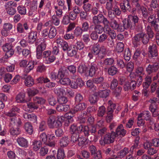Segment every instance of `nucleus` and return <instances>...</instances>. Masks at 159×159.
Wrapping results in <instances>:
<instances>
[{"mask_svg": "<svg viewBox=\"0 0 159 159\" xmlns=\"http://www.w3.org/2000/svg\"><path fill=\"white\" fill-rule=\"evenodd\" d=\"M113 131L108 132L102 137L99 140L100 144L102 146L112 143L114 141L115 137Z\"/></svg>", "mask_w": 159, "mask_h": 159, "instance_id": "obj_1", "label": "nucleus"}, {"mask_svg": "<svg viewBox=\"0 0 159 159\" xmlns=\"http://www.w3.org/2000/svg\"><path fill=\"white\" fill-rule=\"evenodd\" d=\"M92 22L94 25H100L102 23L104 25V28L108 23V20L102 14H99L95 16L92 18Z\"/></svg>", "mask_w": 159, "mask_h": 159, "instance_id": "obj_2", "label": "nucleus"}, {"mask_svg": "<svg viewBox=\"0 0 159 159\" xmlns=\"http://www.w3.org/2000/svg\"><path fill=\"white\" fill-rule=\"evenodd\" d=\"M148 102L150 103L149 110L151 112L152 116L155 117L157 116V112L156 111L157 106L156 104L159 103V99L156 98H150L148 100Z\"/></svg>", "mask_w": 159, "mask_h": 159, "instance_id": "obj_3", "label": "nucleus"}, {"mask_svg": "<svg viewBox=\"0 0 159 159\" xmlns=\"http://www.w3.org/2000/svg\"><path fill=\"white\" fill-rule=\"evenodd\" d=\"M65 48H65L63 51H66L68 56L72 57L76 55L78 51L76 46L73 44L69 45L68 44Z\"/></svg>", "mask_w": 159, "mask_h": 159, "instance_id": "obj_4", "label": "nucleus"}, {"mask_svg": "<svg viewBox=\"0 0 159 159\" xmlns=\"http://www.w3.org/2000/svg\"><path fill=\"white\" fill-rule=\"evenodd\" d=\"M89 149L91 156L94 159H100L102 157L100 150H97L95 146L91 145L89 146Z\"/></svg>", "mask_w": 159, "mask_h": 159, "instance_id": "obj_5", "label": "nucleus"}, {"mask_svg": "<svg viewBox=\"0 0 159 159\" xmlns=\"http://www.w3.org/2000/svg\"><path fill=\"white\" fill-rule=\"evenodd\" d=\"M13 27L12 25L10 23H6L2 25V29L1 31V34L4 36H7L10 33V30Z\"/></svg>", "mask_w": 159, "mask_h": 159, "instance_id": "obj_6", "label": "nucleus"}, {"mask_svg": "<svg viewBox=\"0 0 159 159\" xmlns=\"http://www.w3.org/2000/svg\"><path fill=\"white\" fill-rule=\"evenodd\" d=\"M46 43L45 41L41 43L36 47V56L38 59L41 58L43 52L44 51L46 47Z\"/></svg>", "mask_w": 159, "mask_h": 159, "instance_id": "obj_7", "label": "nucleus"}, {"mask_svg": "<svg viewBox=\"0 0 159 159\" xmlns=\"http://www.w3.org/2000/svg\"><path fill=\"white\" fill-rule=\"evenodd\" d=\"M113 132L115 137H123L125 135L126 131L124 129L123 125L120 124L117 127L115 132L113 131Z\"/></svg>", "mask_w": 159, "mask_h": 159, "instance_id": "obj_8", "label": "nucleus"}, {"mask_svg": "<svg viewBox=\"0 0 159 159\" xmlns=\"http://www.w3.org/2000/svg\"><path fill=\"white\" fill-rule=\"evenodd\" d=\"M109 23L108 25L110 26L114 30H117L121 32L124 31L123 29H122L121 26H120L119 24L117 21L114 19H111L110 21L108 20Z\"/></svg>", "mask_w": 159, "mask_h": 159, "instance_id": "obj_9", "label": "nucleus"}, {"mask_svg": "<svg viewBox=\"0 0 159 159\" xmlns=\"http://www.w3.org/2000/svg\"><path fill=\"white\" fill-rule=\"evenodd\" d=\"M148 56L152 58L156 57L158 56V51L157 46L155 44L150 45L148 48Z\"/></svg>", "mask_w": 159, "mask_h": 159, "instance_id": "obj_10", "label": "nucleus"}, {"mask_svg": "<svg viewBox=\"0 0 159 159\" xmlns=\"http://www.w3.org/2000/svg\"><path fill=\"white\" fill-rule=\"evenodd\" d=\"M87 105L84 102L80 103L76 105L73 109L70 111V113L72 114H74L78 111L84 110L86 107Z\"/></svg>", "mask_w": 159, "mask_h": 159, "instance_id": "obj_11", "label": "nucleus"}, {"mask_svg": "<svg viewBox=\"0 0 159 159\" xmlns=\"http://www.w3.org/2000/svg\"><path fill=\"white\" fill-rule=\"evenodd\" d=\"M137 10L139 13H140L141 11L143 17L145 18H147L148 17V12L147 8L144 6L141 5L139 3H137L135 4Z\"/></svg>", "mask_w": 159, "mask_h": 159, "instance_id": "obj_12", "label": "nucleus"}, {"mask_svg": "<svg viewBox=\"0 0 159 159\" xmlns=\"http://www.w3.org/2000/svg\"><path fill=\"white\" fill-rule=\"evenodd\" d=\"M84 125H80L77 126L75 124H73L70 127V131L71 134L79 133L80 132L83 131Z\"/></svg>", "mask_w": 159, "mask_h": 159, "instance_id": "obj_13", "label": "nucleus"}, {"mask_svg": "<svg viewBox=\"0 0 159 159\" xmlns=\"http://www.w3.org/2000/svg\"><path fill=\"white\" fill-rule=\"evenodd\" d=\"M142 32L135 34L132 39V43L134 47L140 45L142 39Z\"/></svg>", "mask_w": 159, "mask_h": 159, "instance_id": "obj_14", "label": "nucleus"}, {"mask_svg": "<svg viewBox=\"0 0 159 159\" xmlns=\"http://www.w3.org/2000/svg\"><path fill=\"white\" fill-rule=\"evenodd\" d=\"M23 117L26 121H32L34 123L37 121V116L34 114H29L28 113H24L23 114Z\"/></svg>", "mask_w": 159, "mask_h": 159, "instance_id": "obj_15", "label": "nucleus"}, {"mask_svg": "<svg viewBox=\"0 0 159 159\" xmlns=\"http://www.w3.org/2000/svg\"><path fill=\"white\" fill-rule=\"evenodd\" d=\"M27 107L25 109V110L26 111L33 112L34 110L38 109L39 105L36 104L35 102H28L27 103Z\"/></svg>", "mask_w": 159, "mask_h": 159, "instance_id": "obj_16", "label": "nucleus"}, {"mask_svg": "<svg viewBox=\"0 0 159 159\" xmlns=\"http://www.w3.org/2000/svg\"><path fill=\"white\" fill-rule=\"evenodd\" d=\"M96 132V128L92 126L89 128L88 126L84 125L83 132L85 136L88 137L89 133L95 134Z\"/></svg>", "mask_w": 159, "mask_h": 159, "instance_id": "obj_17", "label": "nucleus"}, {"mask_svg": "<svg viewBox=\"0 0 159 159\" xmlns=\"http://www.w3.org/2000/svg\"><path fill=\"white\" fill-rule=\"evenodd\" d=\"M3 51L6 52V53L13 55L14 54V51L12 49V46L11 43H7L3 45L2 47Z\"/></svg>", "mask_w": 159, "mask_h": 159, "instance_id": "obj_18", "label": "nucleus"}, {"mask_svg": "<svg viewBox=\"0 0 159 159\" xmlns=\"http://www.w3.org/2000/svg\"><path fill=\"white\" fill-rule=\"evenodd\" d=\"M123 26L125 29H129L131 30H134L136 27V26L128 18L127 20H123Z\"/></svg>", "mask_w": 159, "mask_h": 159, "instance_id": "obj_19", "label": "nucleus"}, {"mask_svg": "<svg viewBox=\"0 0 159 159\" xmlns=\"http://www.w3.org/2000/svg\"><path fill=\"white\" fill-rule=\"evenodd\" d=\"M98 64L96 62H93L91 63L89 70V75L93 77L95 74L96 71L98 70Z\"/></svg>", "mask_w": 159, "mask_h": 159, "instance_id": "obj_20", "label": "nucleus"}, {"mask_svg": "<svg viewBox=\"0 0 159 159\" xmlns=\"http://www.w3.org/2000/svg\"><path fill=\"white\" fill-rule=\"evenodd\" d=\"M16 141L20 147L26 148L29 146V143L27 139L23 137H18Z\"/></svg>", "mask_w": 159, "mask_h": 159, "instance_id": "obj_21", "label": "nucleus"}, {"mask_svg": "<svg viewBox=\"0 0 159 159\" xmlns=\"http://www.w3.org/2000/svg\"><path fill=\"white\" fill-rule=\"evenodd\" d=\"M28 42L32 44L36 41L37 38V32L36 31L31 32L28 35Z\"/></svg>", "mask_w": 159, "mask_h": 159, "instance_id": "obj_22", "label": "nucleus"}, {"mask_svg": "<svg viewBox=\"0 0 159 159\" xmlns=\"http://www.w3.org/2000/svg\"><path fill=\"white\" fill-rule=\"evenodd\" d=\"M93 82L97 84H100V86L104 88V85L107 84L104 81V78L103 76H98L93 78Z\"/></svg>", "mask_w": 159, "mask_h": 159, "instance_id": "obj_23", "label": "nucleus"}, {"mask_svg": "<svg viewBox=\"0 0 159 159\" xmlns=\"http://www.w3.org/2000/svg\"><path fill=\"white\" fill-rule=\"evenodd\" d=\"M104 29L105 30L106 33L110 36V39H115L116 38V34L115 31L110 28L108 25V24L104 27Z\"/></svg>", "mask_w": 159, "mask_h": 159, "instance_id": "obj_24", "label": "nucleus"}, {"mask_svg": "<svg viewBox=\"0 0 159 159\" xmlns=\"http://www.w3.org/2000/svg\"><path fill=\"white\" fill-rule=\"evenodd\" d=\"M69 73L67 69L66 68H61L59 69L58 74V79L59 80L64 78L65 76L68 75Z\"/></svg>", "mask_w": 159, "mask_h": 159, "instance_id": "obj_25", "label": "nucleus"}, {"mask_svg": "<svg viewBox=\"0 0 159 159\" xmlns=\"http://www.w3.org/2000/svg\"><path fill=\"white\" fill-rule=\"evenodd\" d=\"M131 21H132L136 26V28L138 29L139 31H141L142 30V27L141 25L138 28L137 27V25L138 24L139 19L138 17L136 15H130L128 17Z\"/></svg>", "mask_w": 159, "mask_h": 159, "instance_id": "obj_26", "label": "nucleus"}, {"mask_svg": "<svg viewBox=\"0 0 159 159\" xmlns=\"http://www.w3.org/2000/svg\"><path fill=\"white\" fill-rule=\"evenodd\" d=\"M42 145V143L40 140H34L32 142V148L34 151L37 152L39 150Z\"/></svg>", "mask_w": 159, "mask_h": 159, "instance_id": "obj_27", "label": "nucleus"}, {"mask_svg": "<svg viewBox=\"0 0 159 159\" xmlns=\"http://www.w3.org/2000/svg\"><path fill=\"white\" fill-rule=\"evenodd\" d=\"M129 153V149L127 147H125L120 151L117 153L116 158H122L124 157Z\"/></svg>", "mask_w": 159, "mask_h": 159, "instance_id": "obj_28", "label": "nucleus"}, {"mask_svg": "<svg viewBox=\"0 0 159 159\" xmlns=\"http://www.w3.org/2000/svg\"><path fill=\"white\" fill-rule=\"evenodd\" d=\"M24 128L25 131L30 135H31L33 134V127L30 122H27L25 123Z\"/></svg>", "mask_w": 159, "mask_h": 159, "instance_id": "obj_29", "label": "nucleus"}, {"mask_svg": "<svg viewBox=\"0 0 159 159\" xmlns=\"http://www.w3.org/2000/svg\"><path fill=\"white\" fill-rule=\"evenodd\" d=\"M20 109L19 108L16 107H13L7 112L5 113V115L10 117H14L16 115V112L19 113Z\"/></svg>", "mask_w": 159, "mask_h": 159, "instance_id": "obj_30", "label": "nucleus"}, {"mask_svg": "<svg viewBox=\"0 0 159 159\" xmlns=\"http://www.w3.org/2000/svg\"><path fill=\"white\" fill-rule=\"evenodd\" d=\"M24 83L27 87H31L34 84V80L33 78L30 75L28 76L25 78Z\"/></svg>", "mask_w": 159, "mask_h": 159, "instance_id": "obj_31", "label": "nucleus"}, {"mask_svg": "<svg viewBox=\"0 0 159 159\" xmlns=\"http://www.w3.org/2000/svg\"><path fill=\"white\" fill-rule=\"evenodd\" d=\"M10 120L11 124L18 127L22 125V122L20 118H17L16 117H14L11 118Z\"/></svg>", "mask_w": 159, "mask_h": 159, "instance_id": "obj_32", "label": "nucleus"}, {"mask_svg": "<svg viewBox=\"0 0 159 159\" xmlns=\"http://www.w3.org/2000/svg\"><path fill=\"white\" fill-rule=\"evenodd\" d=\"M139 137L136 138L135 140V143L133 145H132L130 148L129 150V153L132 155L135 151L139 143Z\"/></svg>", "mask_w": 159, "mask_h": 159, "instance_id": "obj_33", "label": "nucleus"}, {"mask_svg": "<svg viewBox=\"0 0 159 159\" xmlns=\"http://www.w3.org/2000/svg\"><path fill=\"white\" fill-rule=\"evenodd\" d=\"M107 53L106 48L104 46H102L100 48V50L97 55L99 59H102L105 57Z\"/></svg>", "mask_w": 159, "mask_h": 159, "instance_id": "obj_34", "label": "nucleus"}, {"mask_svg": "<svg viewBox=\"0 0 159 159\" xmlns=\"http://www.w3.org/2000/svg\"><path fill=\"white\" fill-rule=\"evenodd\" d=\"M56 109L58 111L66 112L70 109V107L68 105H63L60 104L57 106Z\"/></svg>", "mask_w": 159, "mask_h": 159, "instance_id": "obj_35", "label": "nucleus"}, {"mask_svg": "<svg viewBox=\"0 0 159 159\" xmlns=\"http://www.w3.org/2000/svg\"><path fill=\"white\" fill-rule=\"evenodd\" d=\"M152 81L151 76L149 75H147L145 78V82L143 84V86L144 89H148L151 84Z\"/></svg>", "mask_w": 159, "mask_h": 159, "instance_id": "obj_36", "label": "nucleus"}, {"mask_svg": "<svg viewBox=\"0 0 159 159\" xmlns=\"http://www.w3.org/2000/svg\"><path fill=\"white\" fill-rule=\"evenodd\" d=\"M5 7L7 13L9 15L13 16L16 13V11L15 8H13L12 7H10L6 4L5 5Z\"/></svg>", "mask_w": 159, "mask_h": 159, "instance_id": "obj_37", "label": "nucleus"}, {"mask_svg": "<svg viewBox=\"0 0 159 159\" xmlns=\"http://www.w3.org/2000/svg\"><path fill=\"white\" fill-rule=\"evenodd\" d=\"M118 72V69L117 67L114 66H111L108 69L107 72L108 74L111 76L116 75Z\"/></svg>", "mask_w": 159, "mask_h": 159, "instance_id": "obj_38", "label": "nucleus"}, {"mask_svg": "<svg viewBox=\"0 0 159 159\" xmlns=\"http://www.w3.org/2000/svg\"><path fill=\"white\" fill-rule=\"evenodd\" d=\"M87 69L88 68L85 64L82 63L79 66L78 71L81 74H84L86 75Z\"/></svg>", "mask_w": 159, "mask_h": 159, "instance_id": "obj_39", "label": "nucleus"}, {"mask_svg": "<svg viewBox=\"0 0 159 159\" xmlns=\"http://www.w3.org/2000/svg\"><path fill=\"white\" fill-rule=\"evenodd\" d=\"M114 111L107 110V115L106 117V120L107 123H110L113 119Z\"/></svg>", "mask_w": 159, "mask_h": 159, "instance_id": "obj_40", "label": "nucleus"}, {"mask_svg": "<svg viewBox=\"0 0 159 159\" xmlns=\"http://www.w3.org/2000/svg\"><path fill=\"white\" fill-rule=\"evenodd\" d=\"M57 34V31L54 27H51L49 31L48 37L50 39H52L54 38Z\"/></svg>", "mask_w": 159, "mask_h": 159, "instance_id": "obj_41", "label": "nucleus"}, {"mask_svg": "<svg viewBox=\"0 0 159 159\" xmlns=\"http://www.w3.org/2000/svg\"><path fill=\"white\" fill-rule=\"evenodd\" d=\"M17 9L18 14L24 16L26 14V9L25 6L20 5L17 7Z\"/></svg>", "mask_w": 159, "mask_h": 159, "instance_id": "obj_42", "label": "nucleus"}, {"mask_svg": "<svg viewBox=\"0 0 159 159\" xmlns=\"http://www.w3.org/2000/svg\"><path fill=\"white\" fill-rule=\"evenodd\" d=\"M92 80H89L87 81L86 85L87 87L91 89L93 91L96 92L97 89V87L94 84Z\"/></svg>", "mask_w": 159, "mask_h": 159, "instance_id": "obj_43", "label": "nucleus"}, {"mask_svg": "<svg viewBox=\"0 0 159 159\" xmlns=\"http://www.w3.org/2000/svg\"><path fill=\"white\" fill-rule=\"evenodd\" d=\"M69 142L67 137H62L60 140V144L61 147H65L67 146Z\"/></svg>", "mask_w": 159, "mask_h": 159, "instance_id": "obj_44", "label": "nucleus"}, {"mask_svg": "<svg viewBox=\"0 0 159 159\" xmlns=\"http://www.w3.org/2000/svg\"><path fill=\"white\" fill-rule=\"evenodd\" d=\"M56 42L57 44L61 46L63 50L65 48H65L68 44L67 42L63 41V40L61 38L57 39Z\"/></svg>", "mask_w": 159, "mask_h": 159, "instance_id": "obj_45", "label": "nucleus"}, {"mask_svg": "<svg viewBox=\"0 0 159 159\" xmlns=\"http://www.w3.org/2000/svg\"><path fill=\"white\" fill-rule=\"evenodd\" d=\"M25 95L24 93H20L18 94L16 98V101L18 103L25 102Z\"/></svg>", "mask_w": 159, "mask_h": 159, "instance_id": "obj_46", "label": "nucleus"}, {"mask_svg": "<svg viewBox=\"0 0 159 159\" xmlns=\"http://www.w3.org/2000/svg\"><path fill=\"white\" fill-rule=\"evenodd\" d=\"M33 100L38 105H39V104H43L45 103L46 102V100L42 98L37 96L34 97L33 98Z\"/></svg>", "mask_w": 159, "mask_h": 159, "instance_id": "obj_47", "label": "nucleus"}, {"mask_svg": "<svg viewBox=\"0 0 159 159\" xmlns=\"http://www.w3.org/2000/svg\"><path fill=\"white\" fill-rule=\"evenodd\" d=\"M10 132L11 135L17 136L20 134L21 130L19 128L11 127L10 130Z\"/></svg>", "mask_w": 159, "mask_h": 159, "instance_id": "obj_48", "label": "nucleus"}, {"mask_svg": "<svg viewBox=\"0 0 159 159\" xmlns=\"http://www.w3.org/2000/svg\"><path fill=\"white\" fill-rule=\"evenodd\" d=\"M110 91L109 90L105 89L99 91L98 94L100 97L102 98H106L109 95Z\"/></svg>", "mask_w": 159, "mask_h": 159, "instance_id": "obj_49", "label": "nucleus"}, {"mask_svg": "<svg viewBox=\"0 0 159 159\" xmlns=\"http://www.w3.org/2000/svg\"><path fill=\"white\" fill-rule=\"evenodd\" d=\"M60 18L55 15H53L51 19L52 24L56 26H58L60 24Z\"/></svg>", "mask_w": 159, "mask_h": 159, "instance_id": "obj_50", "label": "nucleus"}, {"mask_svg": "<svg viewBox=\"0 0 159 159\" xmlns=\"http://www.w3.org/2000/svg\"><path fill=\"white\" fill-rule=\"evenodd\" d=\"M114 62L113 58H109L105 59L103 61V64L106 66H112Z\"/></svg>", "mask_w": 159, "mask_h": 159, "instance_id": "obj_51", "label": "nucleus"}, {"mask_svg": "<svg viewBox=\"0 0 159 159\" xmlns=\"http://www.w3.org/2000/svg\"><path fill=\"white\" fill-rule=\"evenodd\" d=\"M48 151V149L47 146H44L43 147H41L39 149V154L40 156H44L47 154Z\"/></svg>", "mask_w": 159, "mask_h": 159, "instance_id": "obj_52", "label": "nucleus"}, {"mask_svg": "<svg viewBox=\"0 0 159 159\" xmlns=\"http://www.w3.org/2000/svg\"><path fill=\"white\" fill-rule=\"evenodd\" d=\"M58 83L63 85H68L70 83V80L69 78L65 77L60 80Z\"/></svg>", "mask_w": 159, "mask_h": 159, "instance_id": "obj_53", "label": "nucleus"}, {"mask_svg": "<svg viewBox=\"0 0 159 159\" xmlns=\"http://www.w3.org/2000/svg\"><path fill=\"white\" fill-rule=\"evenodd\" d=\"M60 118L62 119V117L61 116H58L57 117V119H56H56L54 123H53V125L52 129L57 128L61 126V121L59 120Z\"/></svg>", "mask_w": 159, "mask_h": 159, "instance_id": "obj_54", "label": "nucleus"}, {"mask_svg": "<svg viewBox=\"0 0 159 159\" xmlns=\"http://www.w3.org/2000/svg\"><path fill=\"white\" fill-rule=\"evenodd\" d=\"M56 119V116H50L48 119L47 123L48 126L50 128H52L53 125V123H54Z\"/></svg>", "mask_w": 159, "mask_h": 159, "instance_id": "obj_55", "label": "nucleus"}, {"mask_svg": "<svg viewBox=\"0 0 159 159\" xmlns=\"http://www.w3.org/2000/svg\"><path fill=\"white\" fill-rule=\"evenodd\" d=\"M65 157V155L64 149L61 148L58 149L57 154V159H64Z\"/></svg>", "mask_w": 159, "mask_h": 159, "instance_id": "obj_56", "label": "nucleus"}, {"mask_svg": "<svg viewBox=\"0 0 159 159\" xmlns=\"http://www.w3.org/2000/svg\"><path fill=\"white\" fill-rule=\"evenodd\" d=\"M104 29V26L101 25H94L93 31L98 33V34L102 33Z\"/></svg>", "mask_w": 159, "mask_h": 159, "instance_id": "obj_57", "label": "nucleus"}, {"mask_svg": "<svg viewBox=\"0 0 159 159\" xmlns=\"http://www.w3.org/2000/svg\"><path fill=\"white\" fill-rule=\"evenodd\" d=\"M100 50V45L99 44L96 43L92 47L91 50L94 53L97 55Z\"/></svg>", "mask_w": 159, "mask_h": 159, "instance_id": "obj_58", "label": "nucleus"}, {"mask_svg": "<svg viewBox=\"0 0 159 159\" xmlns=\"http://www.w3.org/2000/svg\"><path fill=\"white\" fill-rule=\"evenodd\" d=\"M37 62L35 61H29L28 64H27L26 66V69H27L26 71L28 72H29L30 71L32 70L34 68V66L36 65Z\"/></svg>", "mask_w": 159, "mask_h": 159, "instance_id": "obj_59", "label": "nucleus"}, {"mask_svg": "<svg viewBox=\"0 0 159 159\" xmlns=\"http://www.w3.org/2000/svg\"><path fill=\"white\" fill-rule=\"evenodd\" d=\"M142 37L141 40L143 43L144 45L147 44L149 41L150 37L147 34L143 32H142Z\"/></svg>", "mask_w": 159, "mask_h": 159, "instance_id": "obj_60", "label": "nucleus"}, {"mask_svg": "<svg viewBox=\"0 0 159 159\" xmlns=\"http://www.w3.org/2000/svg\"><path fill=\"white\" fill-rule=\"evenodd\" d=\"M146 30L148 35L150 37V38H153L154 36V34L150 26L148 25L146 28Z\"/></svg>", "mask_w": 159, "mask_h": 159, "instance_id": "obj_61", "label": "nucleus"}, {"mask_svg": "<svg viewBox=\"0 0 159 159\" xmlns=\"http://www.w3.org/2000/svg\"><path fill=\"white\" fill-rule=\"evenodd\" d=\"M139 115L147 120H148L151 119V115L150 113L148 111H144L143 113L140 114Z\"/></svg>", "mask_w": 159, "mask_h": 159, "instance_id": "obj_62", "label": "nucleus"}, {"mask_svg": "<svg viewBox=\"0 0 159 159\" xmlns=\"http://www.w3.org/2000/svg\"><path fill=\"white\" fill-rule=\"evenodd\" d=\"M105 8L107 10H112L113 7V0H108L106 3Z\"/></svg>", "mask_w": 159, "mask_h": 159, "instance_id": "obj_63", "label": "nucleus"}, {"mask_svg": "<svg viewBox=\"0 0 159 159\" xmlns=\"http://www.w3.org/2000/svg\"><path fill=\"white\" fill-rule=\"evenodd\" d=\"M106 112V108L104 106L100 107L98 111L97 115L99 117H102L105 114Z\"/></svg>", "mask_w": 159, "mask_h": 159, "instance_id": "obj_64", "label": "nucleus"}]
</instances>
